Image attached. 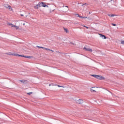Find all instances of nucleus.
<instances>
[{
	"instance_id": "39448f33",
	"label": "nucleus",
	"mask_w": 124,
	"mask_h": 124,
	"mask_svg": "<svg viewBox=\"0 0 124 124\" xmlns=\"http://www.w3.org/2000/svg\"><path fill=\"white\" fill-rule=\"evenodd\" d=\"M77 104H83V100L79 99L77 101Z\"/></svg>"
},
{
	"instance_id": "20e7f679",
	"label": "nucleus",
	"mask_w": 124,
	"mask_h": 124,
	"mask_svg": "<svg viewBox=\"0 0 124 124\" xmlns=\"http://www.w3.org/2000/svg\"><path fill=\"white\" fill-rule=\"evenodd\" d=\"M95 87H92L90 89V91H91V93H95L96 92V90H95Z\"/></svg>"
},
{
	"instance_id": "5701e85b",
	"label": "nucleus",
	"mask_w": 124,
	"mask_h": 124,
	"mask_svg": "<svg viewBox=\"0 0 124 124\" xmlns=\"http://www.w3.org/2000/svg\"><path fill=\"white\" fill-rule=\"evenodd\" d=\"M87 17L86 16H83V19H87Z\"/></svg>"
},
{
	"instance_id": "dca6fc26",
	"label": "nucleus",
	"mask_w": 124,
	"mask_h": 124,
	"mask_svg": "<svg viewBox=\"0 0 124 124\" xmlns=\"http://www.w3.org/2000/svg\"><path fill=\"white\" fill-rule=\"evenodd\" d=\"M36 47H37L38 48H41L42 49H44V47L39 46H37Z\"/></svg>"
},
{
	"instance_id": "f03ea898",
	"label": "nucleus",
	"mask_w": 124,
	"mask_h": 124,
	"mask_svg": "<svg viewBox=\"0 0 124 124\" xmlns=\"http://www.w3.org/2000/svg\"><path fill=\"white\" fill-rule=\"evenodd\" d=\"M91 76H93V77H94V78H96V79H99V80H105L104 77H102L101 76L92 75Z\"/></svg>"
},
{
	"instance_id": "412c9836",
	"label": "nucleus",
	"mask_w": 124,
	"mask_h": 124,
	"mask_svg": "<svg viewBox=\"0 0 124 124\" xmlns=\"http://www.w3.org/2000/svg\"><path fill=\"white\" fill-rule=\"evenodd\" d=\"M111 25L112 26H114V27H115V26H116V24H114V23H112Z\"/></svg>"
},
{
	"instance_id": "a878e982",
	"label": "nucleus",
	"mask_w": 124,
	"mask_h": 124,
	"mask_svg": "<svg viewBox=\"0 0 124 124\" xmlns=\"http://www.w3.org/2000/svg\"><path fill=\"white\" fill-rule=\"evenodd\" d=\"M86 29H89V27H86Z\"/></svg>"
},
{
	"instance_id": "2eb2a0df",
	"label": "nucleus",
	"mask_w": 124,
	"mask_h": 124,
	"mask_svg": "<svg viewBox=\"0 0 124 124\" xmlns=\"http://www.w3.org/2000/svg\"><path fill=\"white\" fill-rule=\"evenodd\" d=\"M64 30L65 31V32H68V30L67 29L64 28Z\"/></svg>"
},
{
	"instance_id": "c85d7f7f",
	"label": "nucleus",
	"mask_w": 124,
	"mask_h": 124,
	"mask_svg": "<svg viewBox=\"0 0 124 124\" xmlns=\"http://www.w3.org/2000/svg\"><path fill=\"white\" fill-rule=\"evenodd\" d=\"M83 27H84V28H86L87 26H83Z\"/></svg>"
},
{
	"instance_id": "9d476101",
	"label": "nucleus",
	"mask_w": 124,
	"mask_h": 124,
	"mask_svg": "<svg viewBox=\"0 0 124 124\" xmlns=\"http://www.w3.org/2000/svg\"><path fill=\"white\" fill-rule=\"evenodd\" d=\"M39 6L38 5H36V6H34V8L35 9H38V8H39Z\"/></svg>"
},
{
	"instance_id": "bb28decb",
	"label": "nucleus",
	"mask_w": 124,
	"mask_h": 124,
	"mask_svg": "<svg viewBox=\"0 0 124 124\" xmlns=\"http://www.w3.org/2000/svg\"><path fill=\"white\" fill-rule=\"evenodd\" d=\"M20 16H24V15H20Z\"/></svg>"
},
{
	"instance_id": "0eeeda50",
	"label": "nucleus",
	"mask_w": 124,
	"mask_h": 124,
	"mask_svg": "<svg viewBox=\"0 0 124 124\" xmlns=\"http://www.w3.org/2000/svg\"><path fill=\"white\" fill-rule=\"evenodd\" d=\"M100 35L102 36V37H103V39H106L107 38L106 36H105V35H102L101 34H100Z\"/></svg>"
},
{
	"instance_id": "f8f14e48",
	"label": "nucleus",
	"mask_w": 124,
	"mask_h": 124,
	"mask_svg": "<svg viewBox=\"0 0 124 124\" xmlns=\"http://www.w3.org/2000/svg\"><path fill=\"white\" fill-rule=\"evenodd\" d=\"M8 26H11L12 28H13V26H14V24H13L12 23H8Z\"/></svg>"
},
{
	"instance_id": "cd10ccee",
	"label": "nucleus",
	"mask_w": 124,
	"mask_h": 124,
	"mask_svg": "<svg viewBox=\"0 0 124 124\" xmlns=\"http://www.w3.org/2000/svg\"><path fill=\"white\" fill-rule=\"evenodd\" d=\"M50 51H51V52H54V50H51Z\"/></svg>"
},
{
	"instance_id": "6e6552de",
	"label": "nucleus",
	"mask_w": 124,
	"mask_h": 124,
	"mask_svg": "<svg viewBox=\"0 0 124 124\" xmlns=\"http://www.w3.org/2000/svg\"><path fill=\"white\" fill-rule=\"evenodd\" d=\"M7 8H8L9 10L12 11V8L10 5H8V7H7Z\"/></svg>"
},
{
	"instance_id": "4be33fe9",
	"label": "nucleus",
	"mask_w": 124,
	"mask_h": 124,
	"mask_svg": "<svg viewBox=\"0 0 124 124\" xmlns=\"http://www.w3.org/2000/svg\"><path fill=\"white\" fill-rule=\"evenodd\" d=\"M50 86H54V84L52 83V84H49V86L50 87Z\"/></svg>"
},
{
	"instance_id": "aec40b11",
	"label": "nucleus",
	"mask_w": 124,
	"mask_h": 124,
	"mask_svg": "<svg viewBox=\"0 0 124 124\" xmlns=\"http://www.w3.org/2000/svg\"><path fill=\"white\" fill-rule=\"evenodd\" d=\"M121 44H122L123 45H124V41H121Z\"/></svg>"
},
{
	"instance_id": "4468645a",
	"label": "nucleus",
	"mask_w": 124,
	"mask_h": 124,
	"mask_svg": "<svg viewBox=\"0 0 124 124\" xmlns=\"http://www.w3.org/2000/svg\"><path fill=\"white\" fill-rule=\"evenodd\" d=\"M65 7H67V9H66V10L64 11V12H66L68 11V6H66Z\"/></svg>"
},
{
	"instance_id": "f257e3e1",
	"label": "nucleus",
	"mask_w": 124,
	"mask_h": 124,
	"mask_svg": "<svg viewBox=\"0 0 124 124\" xmlns=\"http://www.w3.org/2000/svg\"><path fill=\"white\" fill-rule=\"evenodd\" d=\"M7 55H9V56H15L16 57H23V58H26L27 59H32V56L21 55L17 53H12L11 52L7 53Z\"/></svg>"
},
{
	"instance_id": "393cba45",
	"label": "nucleus",
	"mask_w": 124,
	"mask_h": 124,
	"mask_svg": "<svg viewBox=\"0 0 124 124\" xmlns=\"http://www.w3.org/2000/svg\"><path fill=\"white\" fill-rule=\"evenodd\" d=\"M26 25V23H23V26H25Z\"/></svg>"
},
{
	"instance_id": "ddd939ff",
	"label": "nucleus",
	"mask_w": 124,
	"mask_h": 124,
	"mask_svg": "<svg viewBox=\"0 0 124 124\" xmlns=\"http://www.w3.org/2000/svg\"><path fill=\"white\" fill-rule=\"evenodd\" d=\"M75 15H78V17H79V18H83V16H80L79 15V14H76Z\"/></svg>"
},
{
	"instance_id": "c756f323",
	"label": "nucleus",
	"mask_w": 124,
	"mask_h": 124,
	"mask_svg": "<svg viewBox=\"0 0 124 124\" xmlns=\"http://www.w3.org/2000/svg\"><path fill=\"white\" fill-rule=\"evenodd\" d=\"M76 16H77V17H78V15H76Z\"/></svg>"
},
{
	"instance_id": "a211bd4d",
	"label": "nucleus",
	"mask_w": 124,
	"mask_h": 124,
	"mask_svg": "<svg viewBox=\"0 0 124 124\" xmlns=\"http://www.w3.org/2000/svg\"><path fill=\"white\" fill-rule=\"evenodd\" d=\"M57 86L58 87H59V88H64V87L62 86H61V85H57Z\"/></svg>"
},
{
	"instance_id": "6ab92c4d",
	"label": "nucleus",
	"mask_w": 124,
	"mask_h": 124,
	"mask_svg": "<svg viewBox=\"0 0 124 124\" xmlns=\"http://www.w3.org/2000/svg\"><path fill=\"white\" fill-rule=\"evenodd\" d=\"M27 94H28L29 95H31V94H32V92L28 93Z\"/></svg>"
},
{
	"instance_id": "7ed1b4c3",
	"label": "nucleus",
	"mask_w": 124,
	"mask_h": 124,
	"mask_svg": "<svg viewBox=\"0 0 124 124\" xmlns=\"http://www.w3.org/2000/svg\"><path fill=\"white\" fill-rule=\"evenodd\" d=\"M84 50L85 51H88V52H93V49L87 48L86 47H84Z\"/></svg>"
},
{
	"instance_id": "f3484780",
	"label": "nucleus",
	"mask_w": 124,
	"mask_h": 124,
	"mask_svg": "<svg viewBox=\"0 0 124 124\" xmlns=\"http://www.w3.org/2000/svg\"><path fill=\"white\" fill-rule=\"evenodd\" d=\"M45 50H46L47 51H51V49H49V48H45L44 47Z\"/></svg>"
},
{
	"instance_id": "9b49d317",
	"label": "nucleus",
	"mask_w": 124,
	"mask_h": 124,
	"mask_svg": "<svg viewBox=\"0 0 124 124\" xmlns=\"http://www.w3.org/2000/svg\"><path fill=\"white\" fill-rule=\"evenodd\" d=\"M108 16H109V17H114V16H116L115 15L110 14V15H108Z\"/></svg>"
},
{
	"instance_id": "423d86ee",
	"label": "nucleus",
	"mask_w": 124,
	"mask_h": 124,
	"mask_svg": "<svg viewBox=\"0 0 124 124\" xmlns=\"http://www.w3.org/2000/svg\"><path fill=\"white\" fill-rule=\"evenodd\" d=\"M41 6L43 7H47V5H46V4H45L44 2H42L40 3Z\"/></svg>"
},
{
	"instance_id": "1a4fd4ad",
	"label": "nucleus",
	"mask_w": 124,
	"mask_h": 124,
	"mask_svg": "<svg viewBox=\"0 0 124 124\" xmlns=\"http://www.w3.org/2000/svg\"><path fill=\"white\" fill-rule=\"evenodd\" d=\"M13 27L15 28L16 29V30H18V29H19V26H16V25H13Z\"/></svg>"
},
{
	"instance_id": "b1692460",
	"label": "nucleus",
	"mask_w": 124,
	"mask_h": 124,
	"mask_svg": "<svg viewBox=\"0 0 124 124\" xmlns=\"http://www.w3.org/2000/svg\"><path fill=\"white\" fill-rule=\"evenodd\" d=\"M19 81H20V82H21L22 83H24V81H23V80H19Z\"/></svg>"
}]
</instances>
